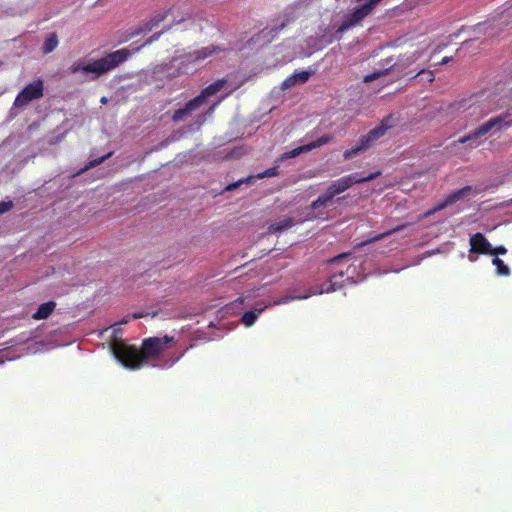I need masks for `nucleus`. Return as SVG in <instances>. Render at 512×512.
<instances>
[{
	"mask_svg": "<svg viewBox=\"0 0 512 512\" xmlns=\"http://www.w3.org/2000/svg\"><path fill=\"white\" fill-rule=\"evenodd\" d=\"M506 253H507V249L503 245L496 246V247H493L491 245V253H489L488 255L498 257V255H505Z\"/></svg>",
	"mask_w": 512,
	"mask_h": 512,
	"instance_id": "obj_30",
	"label": "nucleus"
},
{
	"mask_svg": "<svg viewBox=\"0 0 512 512\" xmlns=\"http://www.w3.org/2000/svg\"><path fill=\"white\" fill-rule=\"evenodd\" d=\"M292 226H293V219L290 217H286L280 221L270 224L268 227V231L270 233H277V232H281L287 228H290Z\"/></svg>",
	"mask_w": 512,
	"mask_h": 512,
	"instance_id": "obj_20",
	"label": "nucleus"
},
{
	"mask_svg": "<svg viewBox=\"0 0 512 512\" xmlns=\"http://www.w3.org/2000/svg\"><path fill=\"white\" fill-rule=\"evenodd\" d=\"M419 75H423L425 76V79L428 81V82H433L434 80V74L432 71L430 70H425V69H422L420 70L415 76H419Z\"/></svg>",
	"mask_w": 512,
	"mask_h": 512,
	"instance_id": "obj_34",
	"label": "nucleus"
},
{
	"mask_svg": "<svg viewBox=\"0 0 512 512\" xmlns=\"http://www.w3.org/2000/svg\"><path fill=\"white\" fill-rule=\"evenodd\" d=\"M262 311H263V309L261 308L257 312H255V311L245 312L241 318L242 323L248 327L253 325L258 317V313H261Z\"/></svg>",
	"mask_w": 512,
	"mask_h": 512,
	"instance_id": "obj_24",
	"label": "nucleus"
},
{
	"mask_svg": "<svg viewBox=\"0 0 512 512\" xmlns=\"http://www.w3.org/2000/svg\"><path fill=\"white\" fill-rule=\"evenodd\" d=\"M226 82L227 81L225 79L216 80L215 82L211 83L210 85L202 89L200 94L197 95L195 98L199 101L201 105H203L209 97L219 92L225 86Z\"/></svg>",
	"mask_w": 512,
	"mask_h": 512,
	"instance_id": "obj_16",
	"label": "nucleus"
},
{
	"mask_svg": "<svg viewBox=\"0 0 512 512\" xmlns=\"http://www.w3.org/2000/svg\"><path fill=\"white\" fill-rule=\"evenodd\" d=\"M223 50L224 49H222V48H220L218 46L211 45V46H208V47H203L201 49L195 50L193 53H191L190 56L194 60H203V59L213 55L214 53H218V52H221Z\"/></svg>",
	"mask_w": 512,
	"mask_h": 512,
	"instance_id": "obj_19",
	"label": "nucleus"
},
{
	"mask_svg": "<svg viewBox=\"0 0 512 512\" xmlns=\"http://www.w3.org/2000/svg\"><path fill=\"white\" fill-rule=\"evenodd\" d=\"M144 315L142 313H138V312H135L131 315V318L132 319H140L142 318Z\"/></svg>",
	"mask_w": 512,
	"mask_h": 512,
	"instance_id": "obj_40",
	"label": "nucleus"
},
{
	"mask_svg": "<svg viewBox=\"0 0 512 512\" xmlns=\"http://www.w3.org/2000/svg\"><path fill=\"white\" fill-rule=\"evenodd\" d=\"M55 307H56V302H54V301H48V302L42 303L38 307L37 311L35 313H33L32 318L34 320L47 319L52 314Z\"/></svg>",
	"mask_w": 512,
	"mask_h": 512,
	"instance_id": "obj_17",
	"label": "nucleus"
},
{
	"mask_svg": "<svg viewBox=\"0 0 512 512\" xmlns=\"http://www.w3.org/2000/svg\"><path fill=\"white\" fill-rule=\"evenodd\" d=\"M512 126V107L508 108L500 115L493 117L480 125L477 129L458 139V143L464 144L468 141L476 140L490 131L498 132Z\"/></svg>",
	"mask_w": 512,
	"mask_h": 512,
	"instance_id": "obj_5",
	"label": "nucleus"
},
{
	"mask_svg": "<svg viewBox=\"0 0 512 512\" xmlns=\"http://www.w3.org/2000/svg\"><path fill=\"white\" fill-rule=\"evenodd\" d=\"M290 23V19L289 18H286L284 19L281 24L275 26L274 28H272L270 30V33L274 32V33H278L280 32L282 29H284L288 24Z\"/></svg>",
	"mask_w": 512,
	"mask_h": 512,
	"instance_id": "obj_35",
	"label": "nucleus"
},
{
	"mask_svg": "<svg viewBox=\"0 0 512 512\" xmlns=\"http://www.w3.org/2000/svg\"><path fill=\"white\" fill-rule=\"evenodd\" d=\"M131 318V316H127L126 318H124L120 323L121 324H126L129 322V319Z\"/></svg>",
	"mask_w": 512,
	"mask_h": 512,
	"instance_id": "obj_41",
	"label": "nucleus"
},
{
	"mask_svg": "<svg viewBox=\"0 0 512 512\" xmlns=\"http://www.w3.org/2000/svg\"><path fill=\"white\" fill-rule=\"evenodd\" d=\"M451 60H452V57L446 56V57L442 58V60L440 61L439 64L440 65H445V64L449 63Z\"/></svg>",
	"mask_w": 512,
	"mask_h": 512,
	"instance_id": "obj_38",
	"label": "nucleus"
},
{
	"mask_svg": "<svg viewBox=\"0 0 512 512\" xmlns=\"http://www.w3.org/2000/svg\"><path fill=\"white\" fill-rule=\"evenodd\" d=\"M473 191L472 186H464L460 189L452 191L443 201L440 202V208H447L458 201L468 199Z\"/></svg>",
	"mask_w": 512,
	"mask_h": 512,
	"instance_id": "obj_12",
	"label": "nucleus"
},
{
	"mask_svg": "<svg viewBox=\"0 0 512 512\" xmlns=\"http://www.w3.org/2000/svg\"><path fill=\"white\" fill-rule=\"evenodd\" d=\"M392 126V115H388L380 122L377 127L371 129L365 135H363L354 147L345 150L343 153V158L345 160H349L360 152L368 150L379 138L383 137L387 130L392 128Z\"/></svg>",
	"mask_w": 512,
	"mask_h": 512,
	"instance_id": "obj_4",
	"label": "nucleus"
},
{
	"mask_svg": "<svg viewBox=\"0 0 512 512\" xmlns=\"http://www.w3.org/2000/svg\"><path fill=\"white\" fill-rule=\"evenodd\" d=\"M492 264L496 267V274L499 276H509L510 269L499 257L492 259Z\"/></svg>",
	"mask_w": 512,
	"mask_h": 512,
	"instance_id": "obj_22",
	"label": "nucleus"
},
{
	"mask_svg": "<svg viewBox=\"0 0 512 512\" xmlns=\"http://www.w3.org/2000/svg\"><path fill=\"white\" fill-rule=\"evenodd\" d=\"M13 208L12 201H1L0 202V214L6 213Z\"/></svg>",
	"mask_w": 512,
	"mask_h": 512,
	"instance_id": "obj_33",
	"label": "nucleus"
},
{
	"mask_svg": "<svg viewBox=\"0 0 512 512\" xmlns=\"http://www.w3.org/2000/svg\"><path fill=\"white\" fill-rule=\"evenodd\" d=\"M469 255L468 260L475 262L478 255H488L491 253V243L481 232L472 234L469 238Z\"/></svg>",
	"mask_w": 512,
	"mask_h": 512,
	"instance_id": "obj_10",
	"label": "nucleus"
},
{
	"mask_svg": "<svg viewBox=\"0 0 512 512\" xmlns=\"http://www.w3.org/2000/svg\"><path fill=\"white\" fill-rule=\"evenodd\" d=\"M278 174H279V166H274V167H271V168H268V169L264 170L261 173H258L255 176H248L246 178L238 180L237 182L231 183V184L226 186L225 190L226 191H232V190L236 189L237 187H239L243 183L252 184L254 179H262V178H266V177H275Z\"/></svg>",
	"mask_w": 512,
	"mask_h": 512,
	"instance_id": "obj_13",
	"label": "nucleus"
},
{
	"mask_svg": "<svg viewBox=\"0 0 512 512\" xmlns=\"http://www.w3.org/2000/svg\"><path fill=\"white\" fill-rule=\"evenodd\" d=\"M381 175V171H376L367 176H359L358 173H352L346 176H343L335 181H333L326 189V191L319 195V197L311 203V207L313 209H318L321 207H326L332 203L334 197L338 194H341L352 187L354 184H360L364 182H369L376 179Z\"/></svg>",
	"mask_w": 512,
	"mask_h": 512,
	"instance_id": "obj_3",
	"label": "nucleus"
},
{
	"mask_svg": "<svg viewBox=\"0 0 512 512\" xmlns=\"http://www.w3.org/2000/svg\"><path fill=\"white\" fill-rule=\"evenodd\" d=\"M444 208H440V203H438L436 206H434L433 208H431L430 210L426 211L422 218H426V217H429L431 215H433L434 213L438 212V211H441L443 210Z\"/></svg>",
	"mask_w": 512,
	"mask_h": 512,
	"instance_id": "obj_36",
	"label": "nucleus"
},
{
	"mask_svg": "<svg viewBox=\"0 0 512 512\" xmlns=\"http://www.w3.org/2000/svg\"><path fill=\"white\" fill-rule=\"evenodd\" d=\"M417 59V56L415 54H412L405 59L399 58L397 61H394L393 57H389L384 59L385 65L387 66L384 68V70L378 71V72H372L364 77V82H372L379 77L385 75L389 70L397 69L398 71H402L404 68L415 62Z\"/></svg>",
	"mask_w": 512,
	"mask_h": 512,
	"instance_id": "obj_9",
	"label": "nucleus"
},
{
	"mask_svg": "<svg viewBox=\"0 0 512 512\" xmlns=\"http://www.w3.org/2000/svg\"><path fill=\"white\" fill-rule=\"evenodd\" d=\"M183 355H184V353H181L174 359L161 361V363L156 364L155 366L160 367V368L172 367L175 363H177L183 357Z\"/></svg>",
	"mask_w": 512,
	"mask_h": 512,
	"instance_id": "obj_28",
	"label": "nucleus"
},
{
	"mask_svg": "<svg viewBox=\"0 0 512 512\" xmlns=\"http://www.w3.org/2000/svg\"><path fill=\"white\" fill-rule=\"evenodd\" d=\"M503 13L499 18L488 19L483 23H479L475 26V31L483 33L488 37H495L502 31V26L506 24L505 21H501Z\"/></svg>",
	"mask_w": 512,
	"mask_h": 512,
	"instance_id": "obj_11",
	"label": "nucleus"
},
{
	"mask_svg": "<svg viewBox=\"0 0 512 512\" xmlns=\"http://www.w3.org/2000/svg\"><path fill=\"white\" fill-rule=\"evenodd\" d=\"M58 45V39L57 35L55 33H52L44 42L43 44V52L45 54H48L52 52Z\"/></svg>",
	"mask_w": 512,
	"mask_h": 512,
	"instance_id": "obj_23",
	"label": "nucleus"
},
{
	"mask_svg": "<svg viewBox=\"0 0 512 512\" xmlns=\"http://www.w3.org/2000/svg\"><path fill=\"white\" fill-rule=\"evenodd\" d=\"M348 255H350V253H342V254H339L335 257H333L332 259L329 260L330 263H334V262H338L340 261L342 258H345L347 257Z\"/></svg>",
	"mask_w": 512,
	"mask_h": 512,
	"instance_id": "obj_37",
	"label": "nucleus"
},
{
	"mask_svg": "<svg viewBox=\"0 0 512 512\" xmlns=\"http://www.w3.org/2000/svg\"><path fill=\"white\" fill-rule=\"evenodd\" d=\"M406 226H407V224L398 225L395 228H392V229H390V230H388V231H386L384 233L378 234V235H376V236H374L372 238H369V239H367L365 241H362L361 243L357 244L356 247L357 248H362V247H364V246H366L368 244H371L373 242L382 240V239H384V238H386V237H388V236H390V235H392V234H394L396 232L402 231Z\"/></svg>",
	"mask_w": 512,
	"mask_h": 512,
	"instance_id": "obj_18",
	"label": "nucleus"
},
{
	"mask_svg": "<svg viewBox=\"0 0 512 512\" xmlns=\"http://www.w3.org/2000/svg\"><path fill=\"white\" fill-rule=\"evenodd\" d=\"M293 75L296 78L297 82L305 83L309 80L311 73L308 71H300L293 73Z\"/></svg>",
	"mask_w": 512,
	"mask_h": 512,
	"instance_id": "obj_29",
	"label": "nucleus"
},
{
	"mask_svg": "<svg viewBox=\"0 0 512 512\" xmlns=\"http://www.w3.org/2000/svg\"><path fill=\"white\" fill-rule=\"evenodd\" d=\"M101 103H104V104L107 103V98L106 97H102L101 98Z\"/></svg>",
	"mask_w": 512,
	"mask_h": 512,
	"instance_id": "obj_42",
	"label": "nucleus"
},
{
	"mask_svg": "<svg viewBox=\"0 0 512 512\" xmlns=\"http://www.w3.org/2000/svg\"><path fill=\"white\" fill-rule=\"evenodd\" d=\"M502 107L503 101L499 93H481L473 96L470 99V104L467 107V111L469 115L481 118L499 110Z\"/></svg>",
	"mask_w": 512,
	"mask_h": 512,
	"instance_id": "obj_6",
	"label": "nucleus"
},
{
	"mask_svg": "<svg viewBox=\"0 0 512 512\" xmlns=\"http://www.w3.org/2000/svg\"><path fill=\"white\" fill-rule=\"evenodd\" d=\"M173 342V337L165 335L163 337H149L143 340L140 349L128 345L123 341H115L112 345V351L115 358L128 369H139L148 361L157 359L167 348L168 344Z\"/></svg>",
	"mask_w": 512,
	"mask_h": 512,
	"instance_id": "obj_1",
	"label": "nucleus"
},
{
	"mask_svg": "<svg viewBox=\"0 0 512 512\" xmlns=\"http://www.w3.org/2000/svg\"><path fill=\"white\" fill-rule=\"evenodd\" d=\"M168 13L169 11L162 14H157L153 18H151L150 21L151 23H153V26L157 27L161 22H163L166 19Z\"/></svg>",
	"mask_w": 512,
	"mask_h": 512,
	"instance_id": "obj_31",
	"label": "nucleus"
},
{
	"mask_svg": "<svg viewBox=\"0 0 512 512\" xmlns=\"http://www.w3.org/2000/svg\"><path fill=\"white\" fill-rule=\"evenodd\" d=\"M155 27L153 26V23H151V21H146L142 24H140L139 26L135 27L134 29H132L128 36L129 38H133V37H136L142 33H146V32H150L154 29Z\"/></svg>",
	"mask_w": 512,
	"mask_h": 512,
	"instance_id": "obj_21",
	"label": "nucleus"
},
{
	"mask_svg": "<svg viewBox=\"0 0 512 512\" xmlns=\"http://www.w3.org/2000/svg\"><path fill=\"white\" fill-rule=\"evenodd\" d=\"M381 0H358L357 5L338 26L336 33L342 34L359 25L367 16L372 14Z\"/></svg>",
	"mask_w": 512,
	"mask_h": 512,
	"instance_id": "obj_7",
	"label": "nucleus"
},
{
	"mask_svg": "<svg viewBox=\"0 0 512 512\" xmlns=\"http://www.w3.org/2000/svg\"><path fill=\"white\" fill-rule=\"evenodd\" d=\"M344 277L343 273L334 274L332 275L326 282H324L321 287L313 288L311 291V294H323V293H330L333 291H336L337 289H340L343 287V280Z\"/></svg>",
	"mask_w": 512,
	"mask_h": 512,
	"instance_id": "obj_14",
	"label": "nucleus"
},
{
	"mask_svg": "<svg viewBox=\"0 0 512 512\" xmlns=\"http://www.w3.org/2000/svg\"><path fill=\"white\" fill-rule=\"evenodd\" d=\"M331 140H332V136H330V135H323L320 138H318L317 140H315V141H313L311 143L306 144V148H308L309 151H311L312 149L318 148V147H320L322 145H325V144L329 143Z\"/></svg>",
	"mask_w": 512,
	"mask_h": 512,
	"instance_id": "obj_25",
	"label": "nucleus"
},
{
	"mask_svg": "<svg viewBox=\"0 0 512 512\" xmlns=\"http://www.w3.org/2000/svg\"><path fill=\"white\" fill-rule=\"evenodd\" d=\"M43 81L38 79L26 85L16 96L14 101L15 107H23L31 101L39 99L43 96Z\"/></svg>",
	"mask_w": 512,
	"mask_h": 512,
	"instance_id": "obj_8",
	"label": "nucleus"
},
{
	"mask_svg": "<svg viewBox=\"0 0 512 512\" xmlns=\"http://www.w3.org/2000/svg\"><path fill=\"white\" fill-rule=\"evenodd\" d=\"M296 83H297V80L294 77V75L292 74L291 76H289L287 79H285L283 81L282 88L289 89V88L293 87L294 85H296Z\"/></svg>",
	"mask_w": 512,
	"mask_h": 512,
	"instance_id": "obj_32",
	"label": "nucleus"
},
{
	"mask_svg": "<svg viewBox=\"0 0 512 512\" xmlns=\"http://www.w3.org/2000/svg\"><path fill=\"white\" fill-rule=\"evenodd\" d=\"M201 106L202 105L199 103V101L194 97L193 99L189 100L182 108L174 111L172 115L173 122H180L184 120Z\"/></svg>",
	"mask_w": 512,
	"mask_h": 512,
	"instance_id": "obj_15",
	"label": "nucleus"
},
{
	"mask_svg": "<svg viewBox=\"0 0 512 512\" xmlns=\"http://www.w3.org/2000/svg\"><path fill=\"white\" fill-rule=\"evenodd\" d=\"M160 35L161 32L155 33L138 47H133V45H131L128 48H122L117 51L107 53L103 58L97 60L86 61L85 59H79L71 64L69 72L71 74L81 73L87 80H97L100 76L107 74L126 62L131 55L138 52L142 47L158 40Z\"/></svg>",
	"mask_w": 512,
	"mask_h": 512,
	"instance_id": "obj_2",
	"label": "nucleus"
},
{
	"mask_svg": "<svg viewBox=\"0 0 512 512\" xmlns=\"http://www.w3.org/2000/svg\"><path fill=\"white\" fill-rule=\"evenodd\" d=\"M305 152H309V149L306 148V145H303V146L294 148V149H292L289 152L284 153L280 157V160H285V159H288V158H294V157L299 156L301 153H305Z\"/></svg>",
	"mask_w": 512,
	"mask_h": 512,
	"instance_id": "obj_26",
	"label": "nucleus"
},
{
	"mask_svg": "<svg viewBox=\"0 0 512 512\" xmlns=\"http://www.w3.org/2000/svg\"><path fill=\"white\" fill-rule=\"evenodd\" d=\"M219 102H216L214 103L213 105H211L207 111L208 114H212L216 108V106L218 105Z\"/></svg>",
	"mask_w": 512,
	"mask_h": 512,
	"instance_id": "obj_39",
	"label": "nucleus"
},
{
	"mask_svg": "<svg viewBox=\"0 0 512 512\" xmlns=\"http://www.w3.org/2000/svg\"><path fill=\"white\" fill-rule=\"evenodd\" d=\"M113 152H109L97 159H94V160H91L89 161L85 166L84 168L82 169V171L84 170H88V169H91V168H94L98 165H100L101 163H103L105 160L109 159L111 156H112Z\"/></svg>",
	"mask_w": 512,
	"mask_h": 512,
	"instance_id": "obj_27",
	"label": "nucleus"
}]
</instances>
